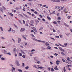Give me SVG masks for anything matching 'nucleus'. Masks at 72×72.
Wrapping results in <instances>:
<instances>
[{
  "label": "nucleus",
  "instance_id": "50",
  "mask_svg": "<svg viewBox=\"0 0 72 72\" xmlns=\"http://www.w3.org/2000/svg\"><path fill=\"white\" fill-rule=\"evenodd\" d=\"M4 54H6L7 53V52H6V51H4Z\"/></svg>",
  "mask_w": 72,
  "mask_h": 72
},
{
  "label": "nucleus",
  "instance_id": "64",
  "mask_svg": "<svg viewBox=\"0 0 72 72\" xmlns=\"http://www.w3.org/2000/svg\"><path fill=\"white\" fill-rule=\"evenodd\" d=\"M34 60H35L37 61V59H36V57H35L34 58Z\"/></svg>",
  "mask_w": 72,
  "mask_h": 72
},
{
  "label": "nucleus",
  "instance_id": "27",
  "mask_svg": "<svg viewBox=\"0 0 72 72\" xmlns=\"http://www.w3.org/2000/svg\"><path fill=\"white\" fill-rule=\"evenodd\" d=\"M0 29H1L2 31H3V28L1 27H0Z\"/></svg>",
  "mask_w": 72,
  "mask_h": 72
},
{
  "label": "nucleus",
  "instance_id": "62",
  "mask_svg": "<svg viewBox=\"0 0 72 72\" xmlns=\"http://www.w3.org/2000/svg\"><path fill=\"white\" fill-rule=\"evenodd\" d=\"M50 63L51 64V65H52L53 64V62H50Z\"/></svg>",
  "mask_w": 72,
  "mask_h": 72
},
{
  "label": "nucleus",
  "instance_id": "59",
  "mask_svg": "<svg viewBox=\"0 0 72 72\" xmlns=\"http://www.w3.org/2000/svg\"><path fill=\"white\" fill-rule=\"evenodd\" d=\"M42 20L43 22H45V19H42Z\"/></svg>",
  "mask_w": 72,
  "mask_h": 72
},
{
  "label": "nucleus",
  "instance_id": "2",
  "mask_svg": "<svg viewBox=\"0 0 72 72\" xmlns=\"http://www.w3.org/2000/svg\"><path fill=\"white\" fill-rule=\"evenodd\" d=\"M25 30V28H21V30H20V32H23Z\"/></svg>",
  "mask_w": 72,
  "mask_h": 72
},
{
  "label": "nucleus",
  "instance_id": "48",
  "mask_svg": "<svg viewBox=\"0 0 72 72\" xmlns=\"http://www.w3.org/2000/svg\"><path fill=\"white\" fill-rule=\"evenodd\" d=\"M46 5H43L42 6V7H46Z\"/></svg>",
  "mask_w": 72,
  "mask_h": 72
},
{
  "label": "nucleus",
  "instance_id": "21",
  "mask_svg": "<svg viewBox=\"0 0 72 72\" xmlns=\"http://www.w3.org/2000/svg\"><path fill=\"white\" fill-rule=\"evenodd\" d=\"M25 9H26V8H25V7H23V8L22 10L23 11H26V10H25Z\"/></svg>",
  "mask_w": 72,
  "mask_h": 72
},
{
  "label": "nucleus",
  "instance_id": "46",
  "mask_svg": "<svg viewBox=\"0 0 72 72\" xmlns=\"http://www.w3.org/2000/svg\"><path fill=\"white\" fill-rule=\"evenodd\" d=\"M34 13L35 14H37V12L36 11H35L34 12Z\"/></svg>",
  "mask_w": 72,
  "mask_h": 72
},
{
  "label": "nucleus",
  "instance_id": "42",
  "mask_svg": "<svg viewBox=\"0 0 72 72\" xmlns=\"http://www.w3.org/2000/svg\"><path fill=\"white\" fill-rule=\"evenodd\" d=\"M1 60H5V58H4L3 57H2L1 58Z\"/></svg>",
  "mask_w": 72,
  "mask_h": 72
},
{
  "label": "nucleus",
  "instance_id": "43",
  "mask_svg": "<svg viewBox=\"0 0 72 72\" xmlns=\"http://www.w3.org/2000/svg\"><path fill=\"white\" fill-rule=\"evenodd\" d=\"M33 40H34V41H37V39L35 38H34L33 39Z\"/></svg>",
  "mask_w": 72,
  "mask_h": 72
},
{
  "label": "nucleus",
  "instance_id": "56",
  "mask_svg": "<svg viewBox=\"0 0 72 72\" xmlns=\"http://www.w3.org/2000/svg\"><path fill=\"white\" fill-rule=\"evenodd\" d=\"M22 67H24V63H22Z\"/></svg>",
  "mask_w": 72,
  "mask_h": 72
},
{
  "label": "nucleus",
  "instance_id": "49",
  "mask_svg": "<svg viewBox=\"0 0 72 72\" xmlns=\"http://www.w3.org/2000/svg\"><path fill=\"white\" fill-rule=\"evenodd\" d=\"M71 16H68V19H69L71 18Z\"/></svg>",
  "mask_w": 72,
  "mask_h": 72
},
{
  "label": "nucleus",
  "instance_id": "31",
  "mask_svg": "<svg viewBox=\"0 0 72 72\" xmlns=\"http://www.w3.org/2000/svg\"><path fill=\"white\" fill-rule=\"evenodd\" d=\"M19 56H21L22 55V54L21 53H19Z\"/></svg>",
  "mask_w": 72,
  "mask_h": 72
},
{
  "label": "nucleus",
  "instance_id": "23",
  "mask_svg": "<svg viewBox=\"0 0 72 72\" xmlns=\"http://www.w3.org/2000/svg\"><path fill=\"white\" fill-rule=\"evenodd\" d=\"M49 43H48L47 42H46V46H48L49 45Z\"/></svg>",
  "mask_w": 72,
  "mask_h": 72
},
{
  "label": "nucleus",
  "instance_id": "13",
  "mask_svg": "<svg viewBox=\"0 0 72 72\" xmlns=\"http://www.w3.org/2000/svg\"><path fill=\"white\" fill-rule=\"evenodd\" d=\"M55 11H53V12H52V13H50V14H55Z\"/></svg>",
  "mask_w": 72,
  "mask_h": 72
},
{
  "label": "nucleus",
  "instance_id": "54",
  "mask_svg": "<svg viewBox=\"0 0 72 72\" xmlns=\"http://www.w3.org/2000/svg\"><path fill=\"white\" fill-rule=\"evenodd\" d=\"M31 36H32V37H35V36L33 34H31Z\"/></svg>",
  "mask_w": 72,
  "mask_h": 72
},
{
  "label": "nucleus",
  "instance_id": "28",
  "mask_svg": "<svg viewBox=\"0 0 72 72\" xmlns=\"http://www.w3.org/2000/svg\"><path fill=\"white\" fill-rule=\"evenodd\" d=\"M18 71L20 72H22V70L21 69H19Z\"/></svg>",
  "mask_w": 72,
  "mask_h": 72
},
{
  "label": "nucleus",
  "instance_id": "5",
  "mask_svg": "<svg viewBox=\"0 0 72 72\" xmlns=\"http://www.w3.org/2000/svg\"><path fill=\"white\" fill-rule=\"evenodd\" d=\"M60 49L61 51H63V52H64V51H65V50H64V49H63L61 48H60Z\"/></svg>",
  "mask_w": 72,
  "mask_h": 72
},
{
  "label": "nucleus",
  "instance_id": "45",
  "mask_svg": "<svg viewBox=\"0 0 72 72\" xmlns=\"http://www.w3.org/2000/svg\"><path fill=\"white\" fill-rule=\"evenodd\" d=\"M64 45L65 46H67V45H68V43H64Z\"/></svg>",
  "mask_w": 72,
  "mask_h": 72
},
{
  "label": "nucleus",
  "instance_id": "38",
  "mask_svg": "<svg viewBox=\"0 0 72 72\" xmlns=\"http://www.w3.org/2000/svg\"><path fill=\"white\" fill-rule=\"evenodd\" d=\"M64 72H66V68L64 67Z\"/></svg>",
  "mask_w": 72,
  "mask_h": 72
},
{
  "label": "nucleus",
  "instance_id": "40",
  "mask_svg": "<svg viewBox=\"0 0 72 72\" xmlns=\"http://www.w3.org/2000/svg\"><path fill=\"white\" fill-rule=\"evenodd\" d=\"M13 51H14V52H15V51H16V49L15 48H14L13 49Z\"/></svg>",
  "mask_w": 72,
  "mask_h": 72
},
{
  "label": "nucleus",
  "instance_id": "53",
  "mask_svg": "<svg viewBox=\"0 0 72 72\" xmlns=\"http://www.w3.org/2000/svg\"><path fill=\"white\" fill-rule=\"evenodd\" d=\"M27 13H28V14H29L30 15H31V14L30 13V12H27Z\"/></svg>",
  "mask_w": 72,
  "mask_h": 72
},
{
  "label": "nucleus",
  "instance_id": "63",
  "mask_svg": "<svg viewBox=\"0 0 72 72\" xmlns=\"http://www.w3.org/2000/svg\"><path fill=\"white\" fill-rule=\"evenodd\" d=\"M31 26H34L35 25H33L32 24H30Z\"/></svg>",
  "mask_w": 72,
  "mask_h": 72
},
{
  "label": "nucleus",
  "instance_id": "36",
  "mask_svg": "<svg viewBox=\"0 0 72 72\" xmlns=\"http://www.w3.org/2000/svg\"><path fill=\"white\" fill-rule=\"evenodd\" d=\"M64 53H63V52H61V54H62V55H64Z\"/></svg>",
  "mask_w": 72,
  "mask_h": 72
},
{
  "label": "nucleus",
  "instance_id": "12",
  "mask_svg": "<svg viewBox=\"0 0 72 72\" xmlns=\"http://www.w3.org/2000/svg\"><path fill=\"white\" fill-rule=\"evenodd\" d=\"M47 18L48 20H50L51 19V18L49 16H47Z\"/></svg>",
  "mask_w": 72,
  "mask_h": 72
},
{
  "label": "nucleus",
  "instance_id": "11",
  "mask_svg": "<svg viewBox=\"0 0 72 72\" xmlns=\"http://www.w3.org/2000/svg\"><path fill=\"white\" fill-rule=\"evenodd\" d=\"M22 14L24 15V16H25V17H26V18H28V16H27V15H26L24 14Z\"/></svg>",
  "mask_w": 72,
  "mask_h": 72
},
{
  "label": "nucleus",
  "instance_id": "60",
  "mask_svg": "<svg viewBox=\"0 0 72 72\" xmlns=\"http://www.w3.org/2000/svg\"><path fill=\"white\" fill-rule=\"evenodd\" d=\"M11 30H12V28H10V30H8V32H10Z\"/></svg>",
  "mask_w": 72,
  "mask_h": 72
},
{
  "label": "nucleus",
  "instance_id": "30",
  "mask_svg": "<svg viewBox=\"0 0 72 72\" xmlns=\"http://www.w3.org/2000/svg\"><path fill=\"white\" fill-rule=\"evenodd\" d=\"M53 23L54 24H57V22H56V21H55L54 22H53Z\"/></svg>",
  "mask_w": 72,
  "mask_h": 72
},
{
  "label": "nucleus",
  "instance_id": "44",
  "mask_svg": "<svg viewBox=\"0 0 72 72\" xmlns=\"http://www.w3.org/2000/svg\"><path fill=\"white\" fill-rule=\"evenodd\" d=\"M57 22L58 23H59V24L60 23V21H58Z\"/></svg>",
  "mask_w": 72,
  "mask_h": 72
},
{
  "label": "nucleus",
  "instance_id": "17",
  "mask_svg": "<svg viewBox=\"0 0 72 72\" xmlns=\"http://www.w3.org/2000/svg\"><path fill=\"white\" fill-rule=\"evenodd\" d=\"M34 31H35V32H37V30H36V28H34V29H33Z\"/></svg>",
  "mask_w": 72,
  "mask_h": 72
},
{
  "label": "nucleus",
  "instance_id": "55",
  "mask_svg": "<svg viewBox=\"0 0 72 72\" xmlns=\"http://www.w3.org/2000/svg\"><path fill=\"white\" fill-rule=\"evenodd\" d=\"M57 53H55V54H54V55H56V56H57V55H58V54H56Z\"/></svg>",
  "mask_w": 72,
  "mask_h": 72
},
{
  "label": "nucleus",
  "instance_id": "14",
  "mask_svg": "<svg viewBox=\"0 0 72 72\" xmlns=\"http://www.w3.org/2000/svg\"><path fill=\"white\" fill-rule=\"evenodd\" d=\"M33 66L35 68H37V69H39V68H37V67H36V66L35 65H33Z\"/></svg>",
  "mask_w": 72,
  "mask_h": 72
},
{
  "label": "nucleus",
  "instance_id": "4",
  "mask_svg": "<svg viewBox=\"0 0 72 72\" xmlns=\"http://www.w3.org/2000/svg\"><path fill=\"white\" fill-rule=\"evenodd\" d=\"M54 68V69H55V70H59V69L57 67V66H56L55 67V68Z\"/></svg>",
  "mask_w": 72,
  "mask_h": 72
},
{
  "label": "nucleus",
  "instance_id": "57",
  "mask_svg": "<svg viewBox=\"0 0 72 72\" xmlns=\"http://www.w3.org/2000/svg\"><path fill=\"white\" fill-rule=\"evenodd\" d=\"M31 11H32V12H35V10L33 9H31Z\"/></svg>",
  "mask_w": 72,
  "mask_h": 72
},
{
  "label": "nucleus",
  "instance_id": "35",
  "mask_svg": "<svg viewBox=\"0 0 72 72\" xmlns=\"http://www.w3.org/2000/svg\"><path fill=\"white\" fill-rule=\"evenodd\" d=\"M43 29V27H41L40 29H39V30H42Z\"/></svg>",
  "mask_w": 72,
  "mask_h": 72
},
{
  "label": "nucleus",
  "instance_id": "18",
  "mask_svg": "<svg viewBox=\"0 0 72 72\" xmlns=\"http://www.w3.org/2000/svg\"><path fill=\"white\" fill-rule=\"evenodd\" d=\"M2 7H3V9H4V10H6V8H5V7H4V6H2Z\"/></svg>",
  "mask_w": 72,
  "mask_h": 72
},
{
  "label": "nucleus",
  "instance_id": "8",
  "mask_svg": "<svg viewBox=\"0 0 72 72\" xmlns=\"http://www.w3.org/2000/svg\"><path fill=\"white\" fill-rule=\"evenodd\" d=\"M35 22H36V23H35V24H36V25H37V24H38L39 23V21L37 20L36 21H35Z\"/></svg>",
  "mask_w": 72,
  "mask_h": 72
},
{
  "label": "nucleus",
  "instance_id": "7",
  "mask_svg": "<svg viewBox=\"0 0 72 72\" xmlns=\"http://www.w3.org/2000/svg\"><path fill=\"white\" fill-rule=\"evenodd\" d=\"M18 42L19 43L20 42V41H21V38H18Z\"/></svg>",
  "mask_w": 72,
  "mask_h": 72
},
{
  "label": "nucleus",
  "instance_id": "10",
  "mask_svg": "<svg viewBox=\"0 0 72 72\" xmlns=\"http://www.w3.org/2000/svg\"><path fill=\"white\" fill-rule=\"evenodd\" d=\"M16 64L17 66H20V64L19 63V62H17Z\"/></svg>",
  "mask_w": 72,
  "mask_h": 72
},
{
  "label": "nucleus",
  "instance_id": "24",
  "mask_svg": "<svg viewBox=\"0 0 72 72\" xmlns=\"http://www.w3.org/2000/svg\"><path fill=\"white\" fill-rule=\"evenodd\" d=\"M67 60H69V61H70V62H71V60H69V57H68L67 58Z\"/></svg>",
  "mask_w": 72,
  "mask_h": 72
},
{
  "label": "nucleus",
  "instance_id": "19",
  "mask_svg": "<svg viewBox=\"0 0 72 72\" xmlns=\"http://www.w3.org/2000/svg\"><path fill=\"white\" fill-rule=\"evenodd\" d=\"M29 68V67L28 66H27L25 68L26 69H28Z\"/></svg>",
  "mask_w": 72,
  "mask_h": 72
},
{
  "label": "nucleus",
  "instance_id": "20",
  "mask_svg": "<svg viewBox=\"0 0 72 72\" xmlns=\"http://www.w3.org/2000/svg\"><path fill=\"white\" fill-rule=\"evenodd\" d=\"M38 68H40V69H42V68H44L43 67H41L40 66L38 67Z\"/></svg>",
  "mask_w": 72,
  "mask_h": 72
},
{
  "label": "nucleus",
  "instance_id": "37",
  "mask_svg": "<svg viewBox=\"0 0 72 72\" xmlns=\"http://www.w3.org/2000/svg\"><path fill=\"white\" fill-rule=\"evenodd\" d=\"M60 62V61L59 60H57L56 61V63H59Z\"/></svg>",
  "mask_w": 72,
  "mask_h": 72
},
{
  "label": "nucleus",
  "instance_id": "51",
  "mask_svg": "<svg viewBox=\"0 0 72 72\" xmlns=\"http://www.w3.org/2000/svg\"><path fill=\"white\" fill-rule=\"evenodd\" d=\"M35 51V50H34V49H33L31 51V52H32V51Z\"/></svg>",
  "mask_w": 72,
  "mask_h": 72
},
{
  "label": "nucleus",
  "instance_id": "58",
  "mask_svg": "<svg viewBox=\"0 0 72 72\" xmlns=\"http://www.w3.org/2000/svg\"><path fill=\"white\" fill-rule=\"evenodd\" d=\"M1 39H3V40L5 39V38H4V37H1Z\"/></svg>",
  "mask_w": 72,
  "mask_h": 72
},
{
  "label": "nucleus",
  "instance_id": "16",
  "mask_svg": "<svg viewBox=\"0 0 72 72\" xmlns=\"http://www.w3.org/2000/svg\"><path fill=\"white\" fill-rule=\"evenodd\" d=\"M47 49H51V47H50L49 46H48L47 47Z\"/></svg>",
  "mask_w": 72,
  "mask_h": 72
},
{
  "label": "nucleus",
  "instance_id": "1",
  "mask_svg": "<svg viewBox=\"0 0 72 72\" xmlns=\"http://www.w3.org/2000/svg\"><path fill=\"white\" fill-rule=\"evenodd\" d=\"M53 2H56V3H57V2H59L60 1V0H51Z\"/></svg>",
  "mask_w": 72,
  "mask_h": 72
},
{
  "label": "nucleus",
  "instance_id": "39",
  "mask_svg": "<svg viewBox=\"0 0 72 72\" xmlns=\"http://www.w3.org/2000/svg\"><path fill=\"white\" fill-rule=\"evenodd\" d=\"M14 26H15V28H18V27L17 26V25L14 24Z\"/></svg>",
  "mask_w": 72,
  "mask_h": 72
},
{
  "label": "nucleus",
  "instance_id": "26",
  "mask_svg": "<svg viewBox=\"0 0 72 72\" xmlns=\"http://www.w3.org/2000/svg\"><path fill=\"white\" fill-rule=\"evenodd\" d=\"M0 10L1 11L2 13H3V8H0Z\"/></svg>",
  "mask_w": 72,
  "mask_h": 72
},
{
  "label": "nucleus",
  "instance_id": "9",
  "mask_svg": "<svg viewBox=\"0 0 72 72\" xmlns=\"http://www.w3.org/2000/svg\"><path fill=\"white\" fill-rule=\"evenodd\" d=\"M59 45L60 46H62V47H63L64 48H66V46H64L63 45H62L60 44H59Z\"/></svg>",
  "mask_w": 72,
  "mask_h": 72
},
{
  "label": "nucleus",
  "instance_id": "47",
  "mask_svg": "<svg viewBox=\"0 0 72 72\" xmlns=\"http://www.w3.org/2000/svg\"><path fill=\"white\" fill-rule=\"evenodd\" d=\"M39 16L41 18H42V15L41 16V14L39 15Z\"/></svg>",
  "mask_w": 72,
  "mask_h": 72
},
{
  "label": "nucleus",
  "instance_id": "33",
  "mask_svg": "<svg viewBox=\"0 0 72 72\" xmlns=\"http://www.w3.org/2000/svg\"><path fill=\"white\" fill-rule=\"evenodd\" d=\"M64 8V6L63 7H62L61 8V10H63V9Z\"/></svg>",
  "mask_w": 72,
  "mask_h": 72
},
{
  "label": "nucleus",
  "instance_id": "52",
  "mask_svg": "<svg viewBox=\"0 0 72 72\" xmlns=\"http://www.w3.org/2000/svg\"><path fill=\"white\" fill-rule=\"evenodd\" d=\"M42 50H45V48H42Z\"/></svg>",
  "mask_w": 72,
  "mask_h": 72
},
{
  "label": "nucleus",
  "instance_id": "6",
  "mask_svg": "<svg viewBox=\"0 0 72 72\" xmlns=\"http://www.w3.org/2000/svg\"><path fill=\"white\" fill-rule=\"evenodd\" d=\"M64 26H66V27H69V25H67V24H66V23H64Z\"/></svg>",
  "mask_w": 72,
  "mask_h": 72
},
{
  "label": "nucleus",
  "instance_id": "29",
  "mask_svg": "<svg viewBox=\"0 0 72 72\" xmlns=\"http://www.w3.org/2000/svg\"><path fill=\"white\" fill-rule=\"evenodd\" d=\"M22 37L23 38V39H24L25 40H26V37H24V36H22Z\"/></svg>",
  "mask_w": 72,
  "mask_h": 72
},
{
  "label": "nucleus",
  "instance_id": "22",
  "mask_svg": "<svg viewBox=\"0 0 72 72\" xmlns=\"http://www.w3.org/2000/svg\"><path fill=\"white\" fill-rule=\"evenodd\" d=\"M10 15H11V16H12V17H13V15H14L12 13L10 14Z\"/></svg>",
  "mask_w": 72,
  "mask_h": 72
},
{
  "label": "nucleus",
  "instance_id": "32",
  "mask_svg": "<svg viewBox=\"0 0 72 72\" xmlns=\"http://www.w3.org/2000/svg\"><path fill=\"white\" fill-rule=\"evenodd\" d=\"M7 54H8V55H11V54L10 53V52H8L7 53Z\"/></svg>",
  "mask_w": 72,
  "mask_h": 72
},
{
  "label": "nucleus",
  "instance_id": "25",
  "mask_svg": "<svg viewBox=\"0 0 72 72\" xmlns=\"http://www.w3.org/2000/svg\"><path fill=\"white\" fill-rule=\"evenodd\" d=\"M51 71H52V72H53V71H54V69H53V68H51Z\"/></svg>",
  "mask_w": 72,
  "mask_h": 72
},
{
  "label": "nucleus",
  "instance_id": "3",
  "mask_svg": "<svg viewBox=\"0 0 72 72\" xmlns=\"http://www.w3.org/2000/svg\"><path fill=\"white\" fill-rule=\"evenodd\" d=\"M55 8L56 9H60V7L58 6H56L55 7Z\"/></svg>",
  "mask_w": 72,
  "mask_h": 72
},
{
  "label": "nucleus",
  "instance_id": "15",
  "mask_svg": "<svg viewBox=\"0 0 72 72\" xmlns=\"http://www.w3.org/2000/svg\"><path fill=\"white\" fill-rule=\"evenodd\" d=\"M33 23H34V22L32 20L30 21V23H32V24H33Z\"/></svg>",
  "mask_w": 72,
  "mask_h": 72
},
{
  "label": "nucleus",
  "instance_id": "34",
  "mask_svg": "<svg viewBox=\"0 0 72 72\" xmlns=\"http://www.w3.org/2000/svg\"><path fill=\"white\" fill-rule=\"evenodd\" d=\"M60 19H61V18H60V17H58L57 18V19L58 20H60Z\"/></svg>",
  "mask_w": 72,
  "mask_h": 72
},
{
  "label": "nucleus",
  "instance_id": "41",
  "mask_svg": "<svg viewBox=\"0 0 72 72\" xmlns=\"http://www.w3.org/2000/svg\"><path fill=\"white\" fill-rule=\"evenodd\" d=\"M23 24H25V23H26V22L24 20H23Z\"/></svg>",
  "mask_w": 72,
  "mask_h": 72
},
{
  "label": "nucleus",
  "instance_id": "61",
  "mask_svg": "<svg viewBox=\"0 0 72 72\" xmlns=\"http://www.w3.org/2000/svg\"><path fill=\"white\" fill-rule=\"evenodd\" d=\"M22 57L23 58H26V56H25L24 55H22Z\"/></svg>",
  "mask_w": 72,
  "mask_h": 72
}]
</instances>
